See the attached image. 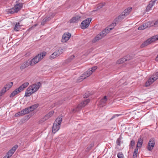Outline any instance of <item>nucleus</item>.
Masks as SVG:
<instances>
[{
  "label": "nucleus",
  "instance_id": "nucleus-1",
  "mask_svg": "<svg viewBox=\"0 0 158 158\" xmlns=\"http://www.w3.org/2000/svg\"><path fill=\"white\" fill-rule=\"evenodd\" d=\"M116 22H114L112 23L109 27L106 28L104 30L100 32L93 40V42L95 43L97 41L105 37L107 34L109 33L110 30H112L116 25Z\"/></svg>",
  "mask_w": 158,
  "mask_h": 158
},
{
  "label": "nucleus",
  "instance_id": "nucleus-2",
  "mask_svg": "<svg viewBox=\"0 0 158 158\" xmlns=\"http://www.w3.org/2000/svg\"><path fill=\"white\" fill-rule=\"evenodd\" d=\"M41 85V83L38 82L29 86L27 88L25 92V96L29 97L32 94L37 91Z\"/></svg>",
  "mask_w": 158,
  "mask_h": 158
},
{
  "label": "nucleus",
  "instance_id": "nucleus-3",
  "mask_svg": "<svg viewBox=\"0 0 158 158\" xmlns=\"http://www.w3.org/2000/svg\"><path fill=\"white\" fill-rule=\"evenodd\" d=\"M97 68V66H95L89 69L87 71L82 74L78 79L77 82H80L84 79L86 78L91 75Z\"/></svg>",
  "mask_w": 158,
  "mask_h": 158
},
{
  "label": "nucleus",
  "instance_id": "nucleus-4",
  "mask_svg": "<svg viewBox=\"0 0 158 158\" xmlns=\"http://www.w3.org/2000/svg\"><path fill=\"white\" fill-rule=\"evenodd\" d=\"M47 53L45 52H44L40 54H38L37 55L35 56L34 58L31 60H29V62L31 66L37 63L39 61L42 59L45 56Z\"/></svg>",
  "mask_w": 158,
  "mask_h": 158
},
{
  "label": "nucleus",
  "instance_id": "nucleus-5",
  "mask_svg": "<svg viewBox=\"0 0 158 158\" xmlns=\"http://www.w3.org/2000/svg\"><path fill=\"white\" fill-rule=\"evenodd\" d=\"M62 121V117L61 116L59 117L56 119L52 127V131L53 133H55L59 130Z\"/></svg>",
  "mask_w": 158,
  "mask_h": 158
},
{
  "label": "nucleus",
  "instance_id": "nucleus-6",
  "mask_svg": "<svg viewBox=\"0 0 158 158\" xmlns=\"http://www.w3.org/2000/svg\"><path fill=\"white\" fill-rule=\"evenodd\" d=\"M29 84V83L28 82H25L19 88L16 89L10 95V98H12L17 94L19 93L27 87L28 85Z\"/></svg>",
  "mask_w": 158,
  "mask_h": 158
},
{
  "label": "nucleus",
  "instance_id": "nucleus-7",
  "mask_svg": "<svg viewBox=\"0 0 158 158\" xmlns=\"http://www.w3.org/2000/svg\"><path fill=\"white\" fill-rule=\"evenodd\" d=\"M90 102V99H88L79 104L76 109L72 110V112H75L78 111L82 108L86 106Z\"/></svg>",
  "mask_w": 158,
  "mask_h": 158
},
{
  "label": "nucleus",
  "instance_id": "nucleus-8",
  "mask_svg": "<svg viewBox=\"0 0 158 158\" xmlns=\"http://www.w3.org/2000/svg\"><path fill=\"white\" fill-rule=\"evenodd\" d=\"M92 20V18H89L83 21L81 23V26L82 29L87 28L89 26Z\"/></svg>",
  "mask_w": 158,
  "mask_h": 158
},
{
  "label": "nucleus",
  "instance_id": "nucleus-9",
  "mask_svg": "<svg viewBox=\"0 0 158 158\" xmlns=\"http://www.w3.org/2000/svg\"><path fill=\"white\" fill-rule=\"evenodd\" d=\"M18 147V146L17 145H16L14 146L11 149L7 152L6 155L3 158H10L15 152Z\"/></svg>",
  "mask_w": 158,
  "mask_h": 158
},
{
  "label": "nucleus",
  "instance_id": "nucleus-10",
  "mask_svg": "<svg viewBox=\"0 0 158 158\" xmlns=\"http://www.w3.org/2000/svg\"><path fill=\"white\" fill-rule=\"evenodd\" d=\"M152 26V25L151 24V22H148L140 26L138 28V29L139 30H144L147 27H150Z\"/></svg>",
  "mask_w": 158,
  "mask_h": 158
},
{
  "label": "nucleus",
  "instance_id": "nucleus-11",
  "mask_svg": "<svg viewBox=\"0 0 158 158\" xmlns=\"http://www.w3.org/2000/svg\"><path fill=\"white\" fill-rule=\"evenodd\" d=\"M153 42H154V41L151 37L148 39L143 43L140 45V48H143L150 44Z\"/></svg>",
  "mask_w": 158,
  "mask_h": 158
},
{
  "label": "nucleus",
  "instance_id": "nucleus-12",
  "mask_svg": "<svg viewBox=\"0 0 158 158\" xmlns=\"http://www.w3.org/2000/svg\"><path fill=\"white\" fill-rule=\"evenodd\" d=\"M155 143L154 139H150L149 141L148 145V149L149 151H151L153 149Z\"/></svg>",
  "mask_w": 158,
  "mask_h": 158
},
{
  "label": "nucleus",
  "instance_id": "nucleus-13",
  "mask_svg": "<svg viewBox=\"0 0 158 158\" xmlns=\"http://www.w3.org/2000/svg\"><path fill=\"white\" fill-rule=\"evenodd\" d=\"M71 36V34L69 33H64L63 36L61 41L62 42H65L69 40Z\"/></svg>",
  "mask_w": 158,
  "mask_h": 158
},
{
  "label": "nucleus",
  "instance_id": "nucleus-14",
  "mask_svg": "<svg viewBox=\"0 0 158 158\" xmlns=\"http://www.w3.org/2000/svg\"><path fill=\"white\" fill-rule=\"evenodd\" d=\"M81 17V16L79 15H75L70 20V23H77L80 20Z\"/></svg>",
  "mask_w": 158,
  "mask_h": 158
},
{
  "label": "nucleus",
  "instance_id": "nucleus-15",
  "mask_svg": "<svg viewBox=\"0 0 158 158\" xmlns=\"http://www.w3.org/2000/svg\"><path fill=\"white\" fill-rule=\"evenodd\" d=\"M54 113V112L52 111H50L48 114L45 115L44 118L41 120V121L44 122L48 119L49 118L51 117Z\"/></svg>",
  "mask_w": 158,
  "mask_h": 158
},
{
  "label": "nucleus",
  "instance_id": "nucleus-16",
  "mask_svg": "<svg viewBox=\"0 0 158 158\" xmlns=\"http://www.w3.org/2000/svg\"><path fill=\"white\" fill-rule=\"evenodd\" d=\"M128 57H130L129 56H127L123 58L118 60L117 61V63L118 64H120L123 63V62L128 61L130 60V58H127Z\"/></svg>",
  "mask_w": 158,
  "mask_h": 158
},
{
  "label": "nucleus",
  "instance_id": "nucleus-17",
  "mask_svg": "<svg viewBox=\"0 0 158 158\" xmlns=\"http://www.w3.org/2000/svg\"><path fill=\"white\" fill-rule=\"evenodd\" d=\"M29 65H30V64L29 62V60H28L21 64L20 67V69L21 70L23 69L28 67Z\"/></svg>",
  "mask_w": 158,
  "mask_h": 158
},
{
  "label": "nucleus",
  "instance_id": "nucleus-18",
  "mask_svg": "<svg viewBox=\"0 0 158 158\" xmlns=\"http://www.w3.org/2000/svg\"><path fill=\"white\" fill-rule=\"evenodd\" d=\"M132 9V8L131 7H129L125 9L123 11L121 14H123V16H124L125 17L126 16L128 15L131 12Z\"/></svg>",
  "mask_w": 158,
  "mask_h": 158
},
{
  "label": "nucleus",
  "instance_id": "nucleus-19",
  "mask_svg": "<svg viewBox=\"0 0 158 158\" xmlns=\"http://www.w3.org/2000/svg\"><path fill=\"white\" fill-rule=\"evenodd\" d=\"M23 6V4L22 3H19L16 4L14 8L17 12Z\"/></svg>",
  "mask_w": 158,
  "mask_h": 158
},
{
  "label": "nucleus",
  "instance_id": "nucleus-20",
  "mask_svg": "<svg viewBox=\"0 0 158 158\" xmlns=\"http://www.w3.org/2000/svg\"><path fill=\"white\" fill-rule=\"evenodd\" d=\"M125 18V17L123 16V14H121L118 17L115 18L114 21L118 23L121 21Z\"/></svg>",
  "mask_w": 158,
  "mask_h": 158
},
{
  "label": "nucleus",
  "instance_id": "nucleus-21",
  "mask_svg": "<svg viewBox=\"0 0 158 158\" xmlns=\"http://www.w3.org/2000/svg\"><path fill=\"white\" fill-rule=\"evenodd\" d=\"M156 80L155 79V78L154 77V76H153V77L152 78H149L148 81V82L146 83L145 86H148L152 84Z\"/></svg>",
  "mask_w": 158,
  "mask_h": 158
},
{
  "label": "nucleus",
  "instance_id": "nucleus-22",
  "mask_svg": "<svg viewBox=\"0 0 158 158\" xmlns=\"http://www.w3.org/2000/svg\"><path fill=\"white\" fill-rule=\"evenodd\" d=\"M107 100V97L106 96H104V97L100 101V105L101 106H103L105 105Z\"/></svg>",
  "mask_w": 158,
  "mask_h": 158
},
{
  "label": "nucleus",
  "instance_id": "nucleus-23",
  "mask_svg": "<svg viewBox=\"0 0 158 158\" xmlns=\"http://www.w3.org/2000/svg\"><path fill=\"white\" fill-rule=\"evenodd\" d=\"M59 56H60V55L58 53H57L56 51H55L50 56V59L51 60H52L57 57Z\"/></svg>",
  "mask_w": 158,
  "mask_h": 158
},
{
  "label": "nucleus",
  "instance_id": "nucleus-24",
  "mask_svg": "<svg viewBox=\"0 0 158 158\" xmlns=\"http://www.w3.org/2000/svg\"><path fill=\"white\" fill-rule=\"evenodd\" d=\"M154 5V4L153 2L150 1L149 4L148 5L147 7L146 8L147 11H149L150 10H151L152 8Z\"/></svg>",
  "mask_w": 158,
  "mask_h": 158
},
{
  "label": "nucleus",
  "instance_id": "nucleus-25",
  "mask_svg": "<svg viewBox=\"0 0 158 158\" xmlns=\"http://www.w3.org/2000/svg\"><path fill=\"white\" fill-rule=\"evenodd\" d=\"M20 111V113H21V115H22V116L29 112L28 111V109L27 108L23 110Z\"/></svg>",
  "mask_w": 158,
  "mask_h": 158
},
{
  "label": "nucleus",
  "instance_id": "nucleus-26",
  "mask_svg": "<svg viewBox=\"0 0 158 158\" xmlns=\"http://www.w3.org/2000/svg\"><path fill=\"white\" fill-rule=\"evenodd\" d=\"M13 82H11L10 83L7 84L4 86L5 89H6L7 90H9L12 86Z\"/></svg>",
  "mask_w": 158,
  "mask_h": 158
},
{
  "label": "nucleus",
  "instance_id": "nucleus-27",
  "mask_svg": "<svg viewBox=\"0 0 158 158\" xmlns=\"http://www.w3.org/2000/svg\"><path fill=\"white\" fill-rule=\"evenodd\" d=\"M20 25L19 23H16L14 28V30L16 31H18L20 30Z\"/></svg>",
  "mask_w": 158,
  "mask_h": 158
},
{
  "label": "nucleus",
  "instance_id": "nucleus-28",
  "mask_svg": "<svg viewBox=\"0 0 158 158\" xmlns=\"http://www.w3.org/2000/svg\"><path fill=\"white\" fill-rule=\"evenodd\" d=\"M143 143V140L141 139H139L136 145V148L141 147Z\"/></svg>",
  "mask_w": 158,
  "mask_h": 158
},
{
  "label": "nucleus",
  "instance_id": "nucleus-29",
  "mask_svg": "<svg viewBox=\"0 0 158 158\" xmlns=\"http://www.w3.org/2000/svg\"><path fill=\"white\" fill-rule=\"evenodd\" d=\"M15 13H17V12L14 7L9 9L8 11V13L9 14H13Z\"/></svg>",
  "mask_w": 158,
  "mask_h": 158
},
{
  "label": "nucleus",
  "instance_id": "nucleus-30",
  "mask_svg": "<svg viewBox=\"0 0 158 158\" xmlns=\"http://www.w3.org/2000/svg\"><path fill=\"white\" fill-rule=\"evenodd\" d=\"M64 48H59L58 50H56V52L58 53L60 55V54H62L64 51Z\"/></svg>",
  "mask_w": 158,
  "mask_h": 158
},
{
  "label": "nucleus",
  "instance_id": "nucleus-31",
  "mask_svg": "<svg viewBox=\"0 0 158 158\" xmlns=\"http://www.w3.org/2000/svg\"><path fill=\"white\" fill-rule=\"evenodd\" d=\"M75 56L74 55H72L70 56L69 58H68L66 60V62L67 63L70 62H71V61L73 59H74Z\"/></svg>",
  "mask_w": 158,
  "mask_h": 158
},
{
  "label": "nucleus",
  "instance_id": "nucleus-32",
  "mask_svg": "<svg viewBox=\"0 0 158 158\" xmlns=\"http://www.w3.org/2000/svg\"><path fill=\"white\" fill-rule=\"evenodd\" d=\"M138 148H136V149L134 150V153L133 155V158H136L137 157V155L138 153Z\"/></svg>",
  "mask_w": 158,
  "mask_h": 158
},
{
  "label": "nucleus",
  "instance_id": "nucleus-33",
  "mask_svg": "<svg viewBox=\"0 0 158 158\" xmlns=\"http://www.w3.org/2000/svg\"><path fill=\"white\" fill-rule=\"evenodd\" d=\"M6 91V89H5V87H4L0 92V96H2L3 95Z\"/></svg>",
  "mask_w": 158,
  "mask_h": 158
},
{
  "label": "nucleus",
  "instance_id": "nucleus-34",
  "mask_svg": "<svg viewBox=\"0 0 158 158\" xmlns=\"http://www.w3.org/2000/svg\"><path fill=\"white\" fill-rule=\"evenodd\" d=\"M151 24L152 26H154L155 27H158V19L156 20L155 22H151Z\"/></svg>",
  "mask_w": 158,
  "mask_h": 158
},
{
  "label": "nucleus",
  "instance_id": "nucleus-35",
  "mask_svg": "<svg viewBox=\"0 0 158 158\" xmlns=\"http://www.w3.org/2000/svg\"><path fill=\"white\" fill-rule=\"evenodd\" d=\"M154 42L158 40V34L152 37Z\"/></svg>",
  "mask_w": 158,
  "mask_h": 158
},
{
  "label": "nucleus",
  "instance_id": "nucleus-36",
  "mask_svg": "<svg viewBox=\"0 0 158 158\" xmlns=\"http://www.w3.org/2000/svg\"><path fill=\"white\" fill-rule=\"evenodd\" d=\"M135 144V141L134 140L132 139L131 140L130 143V147L131 148H133Z\"/></svg>",
  "mask_w": 158,
  "mask_h": 158
},
{
  "label": "nucleus",
  "instance_id": "nucleus-37",
  "mask_svg": "<svg viewBox=\"0 0 158 158\" xmlns=\"http://www.w3.org/2000/svg\"><path fill=\"white\" fill-rule=\"evenodd\" d=\"M118 158H123V155L122 152H119L117 154Z\"/></svg>",
  "mask_w": 158,
  "mask_h": 158
},
{
  "label": "nucleus",
  "instance_id": "nucleus-38",
  "mask_svg": "<svg viewBox=\"0 0 158 158\" xmlns=\"http://www.w3.org/2000/svg\"><path fill=\"white\" fill-rule=\"evenodd\" d=\"M104 6V4L103 3H101L99 4L97 6L98 9H99L102 8L103 6Z\"/></svg>",
  "mask_w": 158,
  "mask_h": 158
},
{
  "label": "nucleus",
  "instance_id": "nucleus-39",
  "mask_svg": "<svg viewBox=\"0 0 158 158\" xmlns=\"http://www.w3.org/2000/svg\"><path fill=\"white\" fill-rule=\"evenodd\" d=\"M121 138H118L116 141L117 144L118 145H120V143L121 142Z\"/></svg>",
  "mask_w": 158,
  "mask_h": 158
},
{
  "label": "nucleus",
  "instance_id": "nucleus-40",
  "mask_svg": "<svg viewBox=\"0 0 158 158\" xmlns=\"http://www.w3.org/2000/svg\"><path fill=\"white\" fill-rule=\"evenodd\" d=\"M153 76L155 78V79L157 80L158 79V72L156 73L155 74H154Z\"/></svg>",
  "mask_w": 158,
  "mask_h": 158
},
{
  "label": "nucleus",
  "instance_id": "nucleus-41",
  "mask_svg": "<svg viewBox=\"0 0 158 158\" xmlns=\"http://www.w3.org/2000/svg\"><path fill=\"white\" fill-rule=\"evenodd\" d=\"M27 108H28V111H29V112H30L31 111H32L33 110H34V109H33V107L31 106H30L28 107H27Z\"/></svg>",
  "mask_w": 158,
  "mask_h": 158
},
{
  "label": "nucleus",
  "instance_id": "nucleus-42",
  "mask_svg": "<svg viewBox=\"0 0 158 158\" xmlns=\"http://www.w3.org/2000/svg\"><path fill=\"white\" fill-rule=\"evenodd\" d=\"M15 116V117H18V116H22V115H21V113H20V111H19L16 113Z\"/></svg>",
  "mask_w": 158,
  "mask_h": 158
},
{
  "label": "nucleus",
  "instance_id": "nucleus-43",
  "mask_svg": "<svg viewBox=\"0 0 158 158\" xmlns=\"http://www.w3.org/2000/svg\"><path fill=\"white\" fill-rule=\"evenodd\" d=\"M121 115V114H116L114 115L110 118V120L113 119V118H115L116 117H118V116H120V115Z\"/></svg>",
  "mask_w": 158,
  "mask_h": 158
},
{
  "label": "nucleus",
  "instance_id": "nucleus-44",
  "mask_svg": "<svg viewBox=\"0 0 158 158\" xmlns=\"http://www.w3.org/2000/svg\"><path fill=\"white\" fill-rule=\"evenodd\" d=\"M89 96L88 93H85L84 95V98H87Z\"/></svg>",
  "mask_w": 158,
  "mask_h": 158
},
{
  "label": "nucleus",
  "instance_id": "nucleus-45",
  "mask_svg": "<svg viewBox=\"0 0 158 158\" xmlns=\"http://www.w3.org/2000/svg\"><path fill=\"white\" fill-rule=\"evenodd\" d=\"M31 106L33 107V109L34 110L38 107V105H37L35 104L32 106Z\"/></svg>",
  "mask_w": 158,
  "mask_h": 158
},
{
  "label": "nucleus",
  "instance_id": "nucleus-46",
  "mask_svg": "<svg viewBox=\"0 0 158 158\" xmlns=\"http://www.w3.org/2000/svg\"><path fill=\"white\" fill-rule=\"evenodd\" d=\"M37 26V24H35V25H33V26H32L29 29V30H31L33 28H34L35 27H36V26Z\"/></svg>",
  "mask_w": 158,
  "mask_h": 158
},
{
  "label": "nucleus",
  "instance_id": "nucleus-47",
  "mask_svg": "<svg viewBox=\"0 0 158 158\" xmlns=\"http://www.w3.org/2000/svg\"><path fill=\"white\" fill-rule=\"evenodd\" d=\"M91 148H90V147L89 146L88 147H87V148H86V151L87 152L89 151Z\"/></svg>",
  "mask_w": 158,
  "mask_h": 158
},
{
  "label": "nucleus",
  "instance_id": "nucleus-48",
  "mask_svg": "<svg viewBox=\"0 0 158 158\" xmlns=\"http://www.w3.org/2000/svg\"><path fill=\"white\" fill-rule=\"evenodd\" d=\"M94 146V143H91V144H90V145L89 146V147H90V148H91V149L92 147H93Z\"/></svg>",
  "mask_w": 158,
  "mask_h": 158
},
{
  "label": "nucleus",
  "instance_id": "nucleus-49",
  "mask_svg": "<svg viewBox=\"0 0 158 158\" xmlns=\"http://www.w3.org/2000/svg\"><path fill=\"white\" fill-rule=\"evenodd\" d=\"M157 0H152V1H151V2H153V3L154 4H155V2L156 1H157Z\"/></svg>",
  "mask_w": 158,
  "mask_h": 158
},
{
  "label": "nucleus",
  "instance_id": "nucleus-50",
  "mask_svg": "<svg viewBox=\"0 0 158 158\" xmlns=\"http://www.w3.org/2000/svg\"><path fill=\"white\" fill-rule=\"evenodd\" d=\"M156 60L157 61H158V55H157L156 57Z\"/></svg>",
  "mask_w": 158,
  "mask_h": 158
},
{
  "label": "nucleus",
  "instance_id": "nucleus-51",
  "mask_svg": "<svg viewBox=\"0 0 158 158\" xmlns=\"http://www.w3.org/2000/svg\"><path fill=\"white\" fill-rule=\"evenodd\" d=\"M43 21H44V22H45V21H46V19H43Z\"/></svg>",
  "mask_w": 158,
  "mask_h": 158
},
{
  "label": "nucleus",
  "instance_id": "nucleus-52",
  "mask_svg": "<svg viewBox=\"0 0 158 158\" xmlns=\"http://www.w3.org/2000/svg\"><path fill=\"white\" fill-rule=\"evenodd\" d=\"M97 11V10H94L93 11L95 12V11Z\"/></svg>",
  "mask_w": 158,
  "mask_h": 158
}]
</instances>
